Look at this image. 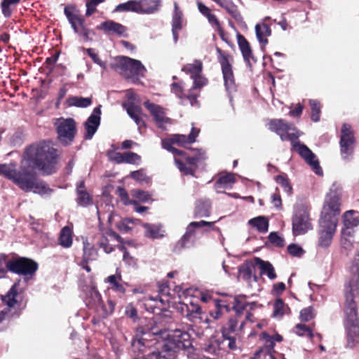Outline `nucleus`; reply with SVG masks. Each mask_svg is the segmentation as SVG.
Wrapping results in <instances>:
<instances>
[{
    "instance_id": "obj_43",
    "label": "nucleus",
    "mask_w": 359,
    "mask_h": 359,
    "mask_svg": "<svg viewBox=\"0 0 359 359\" xmlns=\"http://www.w3.org/2000/svg\"><path fill=\"white\" fill-rule=\"evenodd\" d=\"M309 104L311 109V118L313 122L320 121L321 113V104L319 101L316 100H310Z\"/></svg>"
},
{
    "instance_id": "obj_61",
    "label": "nucleus",
    "mask_w": 359,
    "mask_h": 359,
    "mask_svg": "<svg viewBox=\"0 0 359 359\" xmlns=\"http://www.w3.org/2000/svg\"><path fill=\"white\" fill-rule=\"evenodd\" d=\"M289 254L294 257H300L304 253V250L297 244H290L287 247Z\"/></svg>"
},
{
    "instance_id": "obj_36",
    "label": "nucleus",
    "mask_w": 359,
    "mask_h": 359,
    "mask_svg": "<svg viewBox=\"0 0 359 359\" xmlns=\"http://www.w3.org/2000/svg\"><path fill=\"white\" fill-rule=\"evenodd\" d=\"M66 102L70 107H87L92 104V99L90 97L71 96L68 97Z\"/></svg>"
},
{
    "instance_id": "obj_10",
    "label": "nucleus",
    "mask_w": 359,
    "mask_h": 359,
    "mask_svg": "<svg viewBox=\"0 0 359 359\" xmlns=\"http://www.w3.org/2000/svg\"><path fill=\"white\" fill-rule=\"evenodd\" d=\"M64 13L74 32L84 41H91V36L95 34V32L86 26V20L79 15V11H75L73 6H68L65 8Z\"/></svg>"
},
{
    "instance_id": "obj_13",
    "label": "nucleus",
    "mask_w": 359,
    "mask_h": 359,
    "mask_svg": "<svg viewBox=\"0 0 359 359\" xmlns=\"http://www.w3.org/2000/svg\"><path fill=\"white\" fill-rule=\"evenodd\" d=\"M216 52L218 62L221 66L224 86L228 91L234 90L236 89V81L231 64L233 57L229 53L218 47L216 48Z\"/></svg>"
},
{
    "instance_id": "obj_44",
    "label": "nucleus",
    "mask_w": 359,
    "mask_h": 359,
    "mask_svg": "<svg viewBox=\"0 0 359 359\" xmlns=\"http://www.w3.org/2000/svg\"><path fill=\"white\" fill-rule=\"evenodd\" d=\"M276 182L280 184L284 191L290 195L292 193V187L289 181L287 175L285 173L278 175L275 177Z\"/></svg>"
},
{
    "instance_id": "obj_26",
    "label": "nucleus",
    "mask_w": 359,
    "mask_h": 359,
    "mask_svg": "<svg viewBox=\"0 0 359 359\" xmlns=\"http://www.w3.org/2000/svg\"><path fill=\"white\" fill-rule=\"evenodd\" d=\"M255 32L257 38L262 45V49L264 50L265 46L269 42L267 37L271 34V27L266 23H262V25L257 24L255 26Z\"/></svg>"
},
{
    "instance_id": "obj_33",
    "label": "nucleus",
    "mask_w": 359,
    "mask_h": 359,
    "mask_svg": "<svg viewBox=\"0 0 359 359\" xmlns=\"http://www.w3.org/2000/svg\"><path fill=\"white\" fill-rule=\"evenodd\" d=\"M87 295L88 304H90L92 306H95L97 311L100 309L101 305L103 306V300L102 299L101 294L95 287L90 288Z\"/></svg>"
},
{
    "instance_id": "obj_49",
    "label": "nucleus",
    "mask_w": 359,
    "mask_h": 359,
    "mask_svg": "<svg viewBox=\"0 0 359 359\" xmlns=\"http://www.w3.org/2000/svg\"><path fill=\"white\" fill-rule=\"evenodd\" d=\"M105 0H86V15L87 17L91 16L96 11V6L101 3L104 2Z\"/></svg>"
},
{
    "instance_id": "obj_41",
    "label": "nucleus",
    "mask_w": 359,
    "mask_h": 359,
    "mask_svg": "<svg viewBox=\"0 0 359 359\" xmlns=\"http://www.w3.org/2000/svg\"><path fill=\"white\" fill-rule=\"evenodd\" d=\"M236 178L234 175L232 173H226L224 175H221L215 182V187L217 188H224L226 187L229 184H232L235 183Z\"/></svg>"
},
{
    "instance_id": "obj_52",
    "label": "nucleus",
    "mask_w": 359,
    "mask_h": 359,
    "mask_svg": "<svg viewBox=\"0 0 359 359\" xmlns=\"http://www.w3.org/2000/svg\"><path fill=\"white\" fill-rule=\"evenodd\" d=\"M124 107L127 111L128 114L133 119L135 116L142 114V108L140 106L135 105L134 103H129L127 105L124 104Z\"/></svg>"
},
{
    "instance_id": "obj_2",
    "label": "nucleus",
    "mask_w": 359,
    "mask_h": 359,
    "mask_svg": "<svg viewBox=\"0 0 359 359\" xmlns=\"http://www.w3.org/2000/svg\"><path fill=\"white\" fill-rule=\"evenodd\" d=\"M131 346L135 353H144L148 350L159 352L177 353L191 346V336L186 332L175 330L168 334L166 330L146 325L135 330Z\"/></svg>"
},
{
    "instance_id": "obj_42",
    "label": "nucleus",
    "mask_w": 359,
    "mask_h": 359,
    "mask_svg": "<svg viewBox=\"0 0 359 359\" xmlns=\"http://www.w3.org/2000/svg\"><path fill=\"white\" fill-rule=\"evenodd\" d=\"M290 310L282 299H277L273 304V315L276 317H282L287 311Z\"/></svg>"
},
{
    "instance_id": "obj_47",
    "label": "nucleus",
    "mask_w": 359,
    "mask_h": 359,
    "mask_svg": "<svg viewBox=\"0 0 359 359\" xmlns=\"http://www.w3.org/2000/svg\"><path fill=\"white\" fill-rule=\"evenodd\" d=\"M175 144L180 147H185L187 144L194 142L192 137H187L185 135L175 134L172 135Z\"/></svg>"
},
{
    "instance_id": "obj_63",
    "label": "nucleus",
    "mask_w": 359,
    "mask_h": 359,
    "mask_svg": "<svg viewBox=\"0 0 359 359\" xmlns=\"http://www.w3.org/2000/svg\"><path fill=\"white\" fill-rule=\"evenodd\" d=\"M86 53L93 60V61L98 65L100 67L103 69H106V64L103 61L101 60L100 57L97 53H95L93 48H88L86 50Z\"/></svg>"
},
{
    "instance_id": "obj_62",
    "label": "nucleus",
    "mask_w": 359,
    "mask_h": 359,
    "mask_svg": "<svg viewBox=\"0 0 359 359\" xmlns=\"http://www.w3.org/2000/svg\"><path fill=\"white\" fill-rule=\"evenodd\" d=\"M98 245L100 248H102L104 252L109 254L114 250V248L109 244V240L107 237L102 236L99 241Z\"/></svg>"
},
{
    "instance_id": "obj_58",
    "label": "nucleus",
    "mask_w": 359,
    "mask_h": 359,
    "mask_svg": "<svg viewBox=\"0 0 359 359\" xmlns=\"http://www.w3.org/2000/svg\"><path fill=\"white\" fill-rule=\"evenodd\" d=\"M116 194L120 197L121 201L125 204L128 205L129 203L131 204H137V201H132L129 202V196L126 190L121 187H118L116 189Z\"/></svg>"
},
{
    "instance_id": "obj_30",
    "label": "nucleus",
    "mask_w": 359,
    "mask_h": 359,
    "mask_svg": "<svg viewBox=\"0 0 359 359\" xmlns=\"http://www.w3.org/2000/svg\"><path fill=\"white\" fill-rule=\"evenodd\" d=\"M121 281L122 277L120 273L109 276L105 279V282L109 284V288L111 290L123 294L126 292V288L124 285L121 283Z\"/></svg>"
},
{
    "instance_id": "obj_3",
    "label": "nucleus",
    "mask_w": 359,
    "mask_h": 359,
    "mask_svg": "<svg viewBox=\"0 0 359 359\" xmlns=\"http://www.w3.org/2000/svg\"><path fill=\"white\" fill-rule=\"evenodd\" d=\"M343 297L341 307L344 315L347 346L353 348L359 344V272L353 274L344 284Z\"/></svg>"
},
{
    "instance_id": "obj_1",
    "label": "nucleus",
    "mask_w": 359,
    "mask_h": 359,
    "mask_svg": "<svg viewBox=\"0 0 359 359\" xmlns=\"http://www.w3.org/2000/svg\"><path fill=\"white\" fill-rule=\"evenodd\" d=\"M59 161V151L53 143L41 140L26 147L19 170L11 169L7 164H0V175L11 180L25 192L47 194L52 189L38 177L36 170L43 175H51L57 172Z\"/></svg>"
},
{
    "instance_id": "obj_7",
    "label": "nucleus",
    "mask_w": 359,
    "mask_h": 359,
    "mask_svg": "<svg viewBox=\"0 0 359 359\" xmlns=\"http://www.w3.org/2000/svg\"><path fill=\"white\" fill-rule=\"evenodd\" d=\"M252 313L247 312L244 318L238 316H231L227 322L222 327V337L226 341L229 350L234 351L237 348L236 338L235 335H239L242 332L247 320L252 321Z\"/></svg>"
},
{
    "instance_id": "obj_46",
    "label": "nucleus",
    "mask_w": 359,
    "mask_h": 359,
    "mask_svg": "<svg viewBox=\"0 0 359 359\" xmlns=\"http://www.w3.org/2000/svg\"><path fill=\"white\" fill-rule=\"evenodd\" d=\"M195 231L188 226L187 232L184 234L182 238L178 241L177 246L180 248H184L187 246V244L192 239L194 236Z\"/></svg>"
},
{
    "instance_id": "obj_60",
    "label": "nucleus",
    "mask_w": 359,
    "mask_h": 359,
    "mask_svg": "<svg viewBox=\"0 0 359 359\" xmlns=\"http://www.w3.org/2000/svg\"><path fill=\"white\" fill-rule=\"evenodd\" d=\"M269 241L276 247H283L285 245V241L283 238L280 237L278 233L271 232L269 236Z\"/></svg>"
},
{
    "instance_id": "obj_34",
    "label": "nucleus",
    "mask_w": 359,
    "mask_h": 359,
    "mask_svg": "<svg viewBox=\"0 0 359 359\" xmlns=\"http://www.w3.org/2000/svg\"><path fill=\"white\" fill-rule=\"evenodd\" d=\"M255 262H245L244 264L241 265L238 268L239 275L243 280L250 282L252 277V271L255 269Z\"/></svg>"
},
{
    "instance_id": "obj_40",
    "label": "nucleus",
    "mask_w": 359,
    "mask_h": 359,
    "mask_svg": "<svg viewBox=\"0 0 359 359\" xmlns=\"http://www.w3.org/2000/svg\"><path fill=\"white\" fill-rule=\"evenodd\" d=\"M176 353L159 352L151 351L142 358L134 359H175Z\"/></svg>"
},
{
    "instance_id": "obj_19",
    "label": "nucleus",
    "mask_w": 359,
    "mask_h": 359,
    "mask_svg": "<svg viewBox=\"0 0 359 359\" xmlns=\"http://www.w3.org/2000/svg\"><path fill=\"white\" fill-rule=\"evenodd\" d=\"M256 306L255 302H248L247 297L245 295H237L233 297L232 302V309L235 311V316L243 318V315L245 311L250 312L253 310Z\"/></svg>"
},
{
    "instance_id": "obj_23",
    "label": "nucleus",
    "mask_w": 359,
    "mask_h": 359,
    "mask_svg": "<svg viewBox=\"0 0 359 359\" xmlns=\"http://www.w3.org/2000/svg\"><path fill=\"white\" fill-rule=\"evenodd\" d=\"M97 28L103 30L107 34H116L118 36L123 35L127 30L125 26L113 20L103 22Z\"/></svg>"
},
{
    "instance_id": "obj_39",
    "label": "nucleus",
    "mask_w": 359,
    "mask_h": 359,
    "mask_svg": "<svg viewBox=\"0 0 359 359\" xmlns=\"http://www.w3.org/2000/svg\"><path fill=\"white\" fill-rule=\"evenodd\" d=\"M144 227L145 229L144 235L147 238L157 239L163 236V235L161 233V228L158 226L150 224H144Z\"/></svg>"
},
{
    "instance_id": "obj_9",
    "label": "nucleus",
    "mask_w": 359,
    "mask_h": 359,
    "mask_svg": "<svg viewBox=\"0 0 359 359\" xmlns=\"http://www.w3.org/2000/svg\"><path fill=\"white\" fill-rule=\"evenodd\" d=\"M309 210L304 204L294 207L292 216V231L294 236L304 235L313 229Z\"/></svg>"
},
{
    "instance_id": "obj_6",
    "label": "nucleus",
    "mask_w": 359,
    "mask_h": 359,
    "mask_svg": "<svg viewBox=\"0 0 359 359\" xmlns=\"http://www.w3.org/2000/svg\"><path fill=\"white\" fill-rule=\"evenodd\" d=\"M173 144L175 143L172 136L161 140L162 147L172 153L175 164L180 172L194 177L198 167V163L205 158V152L198 149L194 154L191 155L187 151L173 147Z\"/></svg>"
},
{
    "instance_id": "obj_15",
    "label": "nucleus",
    "mask_w": 359,
    "mask_h": 359,
    "mask_svg": "<svg viewBox=\"0 0 359 359\" xmlns=\"http://www.w3.org/2000/svg\"><path fill=\"white\" fill-rule=\"evenodd\" d=\"M20 296L19 283H17L12 285L6 294L1 295V300L7 308L0 311V323L5 319L6 316L10 311V309L19 307L21 305L22 299H20Z\"/></svg>"
},
{
    "instance_id": "obj_12",
    "label": "nucleus",
    "mask_w": 359,
    "mask_h": 359,
    "mask_svg": "<svg viewBox=\"0 0 359 359\" xmlns=\"http://www.w3.org/2000/svg\"><path fill=\"white\" fill-rule=\"evenodd\" d=\"M38 268L37 262L25 257H13L7 262L8 271L25 276H33L38 270Z\"/></svg>"
},
{
    "instance_id": "obj_56",
    "label": "nucleus",
    "mask_w": 359,
    "mask_h": 359,
    "mask_svg": "<svg viewBox=\"0 0 359 359\" xmlns=\"http://www.w3.org/2000/svg\"><path fill=\"white\" fill-rule=\"evenodd\" d=\"M315 317V313L312 306L303 309L300 312V319L302 321L308 322Z\"/></svg>"
},
{
    "instance_id": "obj_25",
    "label": "nucleus",
    "mask_w": 359,
    "mask_h": 359,
    "mask_svg": "<svg viewBox=\"0 0 359 359\" xmlns=\"http://www.w3.org/2000/svg\"><path fill=\"white\" fill-rule=\"evenodd\" d=\"M160 4V0H139L138 12L140 14L154 13L158 10Z\"/></svg>"
},
{
    "instance_id": "obj_32",
    "label": "nucleus",
    "mask_w": 359,
    "mask_h": 359,
    "mask_svg": "<svg viewBox=\"0 0 359 359\" xmlns=\"http://www.w3.org/2000/svg\"><path fill=\"white\" fill-rule=\"evenodd\" d=\"M248 224L260 233H266L269 229V220L264 216L254 217L249 220Z\"/></svg>"
},
{
    "instance_id": "obj_14",
    "label": "nucleus",
    "mask_w": 359,
    "mask_h": 359,
    "mask_svg": "<svg viewBox=\"0 0 359 359\" xmlns=\"http://www.w3.org/2000/svg\"><path fill=\"white\" fill-rule=\"evenodd\" d=\"M356 139L350 124L344 123L341 126L339 140L340 153L344 159H348L355 149Z\"/></svg>"
},
{
    "instance_id": "obj_8",
    "label": "nucleus",
    "mask_w": 359,
    "mask_h": 359,
    "mask_svg": "<svg viewBox=\"0 0 359 359\" xmlns=\"http://www.w3.org/2000/svg\"><path fill=\"white\" fill-rule=\"evenodd\" d=\"M115 60L116 62L110 65L111 68L126 79H138L147 71L140 60L122 55L117 56Z\"/></svg>"
},
{
    "instance_id": "obj_29",
    "label": "nucleus",
    "mask_w": 359,
    "mask_h": 359,
    "mask_svg": "<svg viewBox=\"0 0 359 359\" xmlns=\"http://www.w3.org/2000/svg\"><path fill=\"white\" fill-rule=\"evenodd\" d=\"M220 7L224 8L226 11L237 22H243V18L238 9V7L231 0H223Z\"/></svg>"
},
{
    "instance_id": "obj_57",
    "label": "nucleus",
    "mask_w": 359,
    "mask_h": 359,
    "mask_svg": "<svg viewBox=\"0 0 359 359\" xmlns=\"http://www.w3.org/2000/svg\"><path fill=\"white\" fill-rule=\"evenodd\" d=\"M260 337L264 341V347L268 351L270 352L272 350H273L275 346V342L271 335L269 334L266 332H264L261 334Z\"/></svg>"
},
{
    "instance_id": "obj_16",
    "label": "nucleus",
    "mask_w": 359,
    "mask_h": 359,
    "mask_svg": "<svg viewBox=\"0 0 359 359\" xmlns=\"http://www.w3.org/2000/svg\"><path fill=\"white\" fill-rule=\"evenodd\" d=\"M143 105L149 111L156 126L165 129V124L170 123L171 119L166 116L165 109L159 104L151 102L149 100L144 102Z\"/></svg>"
},
{
    "instance_id": "obj_54",
    "label": "nucleus",
    "mask_w": 359,
    "mask_h": 359,
    "mask_svg": "<svg viewBox=\"0 0 359 359\" xmlns=\"http://www.w3.org/2000/svg\"><path fill=\"white\" fill-rule=\"evenodd\" d=\"M132 196L142 203L147 202L151 199V195L149 194V192L141 189L133 190Z\"/></svg>"
},
{
    "instance_id": "obj_21",
    "label": "nucleus",
    "mask_w": 359,
    "mask_h": 359,
    "mask_svg": "<svg viewBox=\"0 0 359 359\" xmlns=\"http://www.w3.org/2000/svg\"><path fill=\"white\" fill-rule=\"evenodd\" d=\"M358 213L355 210H348L343 215L344 226L341 229V234L344 238L352 237L353 236V228L359 224V219L353 215Z\"/></svg>"
},
{
    "instance_id": "obj_24",
    "label": "nucleus",
    "mask_w": 359,
    "mask_h": 359,
    "mask_svg": "<svg viewBox=\"0 0 359 359\" xmlns=\"http://www.w3.org/2000/svg\"><path fill=\"white\" fill-rule=\"evenodd\" d=\"M211 212L210 200L206 198L198 199L196 201L194 208V217H208Z\"/></svg>"
},
{
    "instance_id": "obj_53",
    "label": "nucleus",
    "mask_w": 359,
    "mask_h": 359,
    "mask_svg": "<svg viewBox=\"0 0 359 359\" xmlns=\"http://www.w3.org/2000/svg\"><path fill=\"white\" fill-rule=\"evenodd\" d=\"M115 305L116 304H115L114 302L111 299H108L107 304H104L103 303V306L101 305V306L100 308L102 311V313H101L102 316L103 318H106L109 315L111 314L114 311Z\"/></svg>"
},
{
    "instance_id": "obj_22",
    "label": "nucleus",
    "mask_w": 359,
    "mask_h": 359,
    "mask_svg": "<svg viewBox=\"0 0 359 359\" xmlns=\"http://www.w3.org/2000/svg\"><path fill=\"white\" fill-rule=\"evenodd\" d=\"M203 351L215 356H219L229 349L227 342L223 338L211 340L208 344L203 345Z\"/></svg>"
},
{
    "instance_id": "obj_38",
    "label": "nucleus",
    "mask_w": 359,
    "mask_h": 359,
    "mask_svg": "<svg viewBox=\"0 0 359 359\" xmlns=\"http://www.w3.org/2000/svg\"><path fill=\"white\" fill-rule=\"evenodd\" d=\"M183 13L180 9L177 2L174 3V12L172 18V28L182 29Z\"/></svg>"
},
{
    "instance_id": "obj_51",
    "label": "nucleus",
    "mask_w": 359,
    "mask_h": 359,
    "mask_svg": "<svg viewBox=\"0 0 359 359\" xmlns=\"http://www.w3.org/2000/svg\"><path fill=\"white\" fill-rule=\"evenodd\" d=\"M76 202L79 205L86 207L93 203V198L87 191H85L77 194Z\"/></svg>"
},
{
    "instance_id": "obj_20",
    "label": "nucleus",
    "mask_w": 359,
    "mask_h": 359,
    "mask_svg": "<svg viewBox=\"0 0 359 359\" xmlns=\"http://www.w3.org/2000/svg\"><path fill=\"white\" fill-rule=\"evenodd\" d=\"M237 42L239 49L241 52L242 56L247 66L252 67V62L255 63L257 62L255 57L251 46L246 38L240 33L236 34Z\"/></svg>"
},
{
    "instance_id": "obj_27",
    "label": "nucleus",
    "mask_w": 359,
    "mask_h": 359,
    "mask_svg": "<svg viewBox=\"0 0 359 359\" xmlns=\"http://www.w3.org/2000/svg\"><path fill=\"white\" fill-rule=\"evenodd\" d=\"M254 261L255 262V264L259 266L262 275H266L270 280L276 278L277 275L275 269L269 262L264 261L259 257H255Z\"/></svg>"
},
{
    "instance_id": "obj_64",
    "label": "nucleus",
    "mask_w": 359,
    "mask_h": 359,
    "mask_svg": "<svg viewBox=\"0 0 359 359\" xmlns=\"http://www.w3.org/2000/svg\"><path fill=\"white\" fill-rule=\"evenodd\" d=\"M107 155L111 161L118 164L124 163V153L109 151Z\"/></svg>"
},
{
    "instance_id": "obj_35",
    "label": "nucleus",
    "mask_w": 359,
    "mask_h": 359,
    "mask_svg": "<svg viewBox=\"0 0 359 359\" xmlns=\"http://www.w3.org/2000/svg\"><path fill=\"white\" fill-rule=\"evenodd\" d=\"M72 231L66 226L60 231L59 237V244L63 248H68L72 245Z\"/></svg>"
},
{
    "instance_id": "obj_18",
    "label": "nucleus",
    "mask_w": 359,
    "mask_h": 359,
    "mask_svg": "<svg viewBox=\"0 0 359 359\" xmlns=\"http://www.w3.org/2000/svg\"><path fill=\"white\" fill-rule=\"evenodd\" d=\"M100 106L95 107L93 109L91 115L88 118L85 122L84 127L86 130L85 139L90 140L93 137V135L97 131L100 123Z\"/></svg>"
},
{
    "instance_id": "obj_55",
    "label": "nucleus",
    "mask_w": 359,
    "mask_h": 359,
    "mask_svg": "<svg viewBox=\"0 0 359 359\" xmlns=\"http://www.w3.org/2000/svg\"><path fill=\"white\" fill-rule=\"evenodd\" d=\"M20 1V0H3L1 6L4 15L6 18H8L11 15V10L10 9V6L12 4H17Z\"/></svg>"
},
{
    "instance_id": "obj_45",
    "label": "nucleus",
    "mask_w": 359,
    "mask_h": 359,
    "mask_svg": "<svg viewBox=\"0 0 359 359\" xmlns=\"http://www.w3.org/2000/svg\"><path fill=\"white\" fill-rule=\"evenodd\" d=\"M295 333L301 337H307L310 339H313L314 334L311 328L304 324H297L294 327Z\"/></svg>"
},
{
    "instance_id": "obj_17",
    "label": "nucleus",
    "mask_w": 359,
    "mask_h": 359,
    "mask_svg": "<svg viewBox=\"0 0 359 359\" xmlns=\"http://www.w3.org/2000/svg\"><path fill=\"white\" fill-rule=\"evenodd\" d=\"M178 310L180 311L183 316H185L192 323H201L202 320L201 316L202 313L201 308L196 303L190 302L187 304H180Z\"/></svg>"
},
{
    "instance_id": "obj_31",
    "label": "nucleus",
    "mask_w": 359,
    "mask_h": 359,
    "mask_svg": "<svg viewBox=\"0 0 359 359\" xmlns=\"http://www.w3.org/2000/svg\"><path fill=\"white\" fill-rule=\"evenodd\" d=\"M83 253L81 260H83L86 262H91L96 260L98 257L97 250L94 246L90 245L88 241H83Z\"/></svg>"
},
{
    "instance_id": "obj_28",
    "label": "nucleus",
    "mask_w": 359,
    "mask_h": 359,
    "mask_svg": "<svg viewBox=\"0 0 359 359\" xmlns=\"http://www.w3.org/2000/svg\"><path fill=\"white\" fill-rule=\"evenodd\" d=\"M203 64L201 60H194L193 63H187L182 68V71L189 74L191 78L196 77L202 74Z\"/></svg>"
},
{
    "instance_id": "obj_59",
    "label": "nucleus",
    "mask_w": 359,
    "mask_h": 359,
    "mask_svg": "<svg viewBox=\"0 0 359 359\" xmlns=\"http://www.w3.org/2000/svg\"><path fill=\"white\" fill-rule=\"evenodd\" d=\"M130 223H133L132 219L126 218L117 222L116 227L122 233H128L132 229L131 227L129 226Z\"/></svg>"
},
{
    "instance_id": "obj_11",
    "label": "nucleus",
    "mask_w": 359,
    "mask_h": 359,
    "mask_svg": "<svg viewBox=\"0 0 359 359\" xmlns=\"http://www.w3.org/2000/svg\"><path fill=\"white\" fill-rule=\"evenodd\" d=\"M57 140L67 147L72 144L77 133L76 123L72 118H60L55 123Z\"/></svg>"
},
{
    "instance_id": "obj_37",
    "label": "nucleus",
    "mask_w": 359,
    "mask_h": 359,
    "mask_svg": "<svg viewBox=\"0 0 359 359\" xmlns=\"http://www.w3.org/2000/svg\"><path fill=\"white\" fill-rule=\"evenodd\" d=\"M114 12H138V0H130L116 6Z\"/></svg>"
},
{
    "instance_id": "obj_48",
    "label": "nucleus",
    "mask_w": 359,
    "mask_h": 359,
    "mask_svg": "<svg viewBox=\"0 0 359 359\" xmlns=\"http://www.w3.org/2000/svg\"><path fill=\"white\" fill-rule=\"evenodd\" d=\"M194 80V83L191 87V90H197L200 92L201 89L205 86L208 82V79L204 77L202 74L196 77L191 78Z\"/></svg>"
},
{
    "instance_id": "obj_4",
    "label": "nucleus",
    "mask_w": 359,
    "mask_h": 359,
    "mask_svg": "<svg viewBox=\"0 0 359 359\" xmlns=\"http://www.w3.org/2000/svg\"><path fill=\"white\" fill-rule=\"evenodd\" d=\"M341 191L337 188L330 189L326 195L320 219V230L318 232V245L321 248H327L332 243L341 212Z\"/></svg>"
},
{
    "instance_id": "obj_50",
    "label": "nucleus",
    "mask_w": 359,
    "mask_h": 359,
    "mask_svg": "<svg viewBox=\"0 0 359 359\" xmlns=\"http://www.w3.org/2000/svg\"><path fill=\"white\" fill-rule=\"evenodd\" d=\"M141 161V156L132 151L124 153V163L129 164L138 165Z\"/></svg>"
},
{
    "instance_id": "obj_5",
    "label": "nucleus",
    "mask_w": 359,
    "mask_h": 359,
    "mask_svg": "<svg viewBox=\"0 0 359 359\" xmlns=\"http://www.w3.org/2000/svg\"><path fill=\"white\" fill-rule=\"evenodd\" d=\"M269 129L279 135L282 141H290L292 150L296 151L305 161L312 167L317 175H322L323 170L316 155L305 144H301L299 140L301 133L292 123L284 119H271L268 123Z\"/></svg>"
}]
</instances>
